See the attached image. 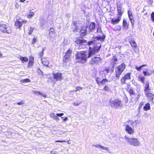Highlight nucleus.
I'll return each instance as SVG.
<instances>
[{"label": "nucleus", "instance_id": "e433bc0d", "mask_svg": "<svg viewBox=\"0 0 154 154\" xmlns=\"http://www.w3.org/2000/svg\"><path fill=\"white\" fill-rule=\"evenodd\" d=\"M108 82V80L106 79H103L100 82V85H105V83Z\"/></svg>", "mask_w": 154, "mask_h": 154}, {"label": "nucleus", "instance_id": "de8ad7c7", "mask_svg": "<svg viewBox=\"0 0 154 154\" xmlns=\"http://www.w3.org/2000/svg\"><path fill=\"white\" fill-rule=\"evenodd\" d=\"M151 20L154 22V12H153L152 13L151 15Z\"/></svg>", "mask_w": 154, "mask_h": 154}, {"label": "nucleus", "instance_id": "052dcab7", "mask_svg": "<svg viewBox=\"0 0 154 154\" xmlns=\"http://www.w3.org/2000/svg\"><path fill=\"white\" fill-rule=\"evenodd\" d=\"M77 30H78L77 27V26H76V28H75V29L73 30V32H76V31H77Z\"/></svg>", "mask_w": 154, "mask_h": 154}, {"label": "nucleus", "instance_id": "338daca9", "mask_svg": "<svg viewBox=\"0 0 154 154\" xmlns=\"http://www.w3.org/2000/svg\"><path fill=\"white\" fill-rule=\"evenodd\" d=\"M73 24L74 25L76 26V23L75 22H73Z\"/></svg>", "mask_w": 154, "mask_h": 154}, {"label": "nucleus", "instance_id": "2f4dec72", "mask_svg": "<svg viewBox=\"0 0 154 154\" xmlns=\"http://www.w3.org/2000/svg\"><path fill=\"white\" fill-rule=\"evenodd\" d=\"M72 52V50L70 49H69L66 52V54L65 55L67 56L68 57H70L71 56V54Z\"/></svg>", "mask_w": 154, "mask_h": 154}, {"label": "nucleus", "instance_id": "7c9ffc66", "mask_svg": "<svg viewBox=\"0 0 154 154\" xmlns=\"http://www.w3.org/2000/svg\"><path fill=\"white\" fill-rule=\"evenodd\" d=\"M150 109V104L149 103H146L143 107V109L145 111H147Z\"/></svg>", "mask_w": 154, "mask_h": 154}, {"label": "nucleus", "instance_id": "603ef678", "mask_svg": "<svg viewBox=\"0 0 154 154\" xmlns=\"http://www.w3.org/2000/svg\"><path fill=\"white\" fill-rule=\"evenodd\" d=\"M83 88L79 86H77L76 88V91H78L82 90Z\"/></svg>", "mask_w": 154, "mask_h": 154}, {"label": "nucleus", "instance_id": "473e14b6", "mask_svg": "<svg viewBox=\"0 0 154 154\" xmlns=\"http://www.w3.org/2000/svg\"><path fill=\"white\" fill-rule=\"evenodd\" d=\"M127 90L130 95H133L134 94L135 91L133 89L130 88L129 89H128Z\"/></svg>", "mask_w": 154, "mask_h": 154}, {"label": "nucleus", "instance_id": "a878e982", "mask_svg": "<svg viewBox=\"0 0 154 154\" xmlns=\"http://www.w3.org/2000/svg\"><path fill=\"white\" fill-rule=\"evenodd\" d=\"M95 26V24L94 22L91 23L89 26V29L91 31L94 29Z\"/></svg>", "mask_w": 154, "mask_h": 154}, {"label": "nucleus", "instance_id": "a19ab883", "mask_svg": "<svg viewBox=\"0 0 154 154\" xmlns=\"http://www.w3.org/2000/svg\"><path fill=\"white\" fill-rule=\"evenodd\" d=\"M37 39L36 37L34 36L32 40L31 44L32 45L34 44L37 41Z\"/></svg>", "mask_w": 154, "mask_h": 154}, {"label": "nucleus", "instance_id": "c756f323", "mask_svg": "<svg viewBox=\"0 0 154 154\" xmlns=\"http://www.w3.org/2000/svg\"><path fill=\"white\" fill-rule=\"evenodd\" d=\"M34 15V12L30 11H29V14L27 15V17L28 18L30 19Z\"/></svg>", "mask_w": 154, "mask_h": 154}, {"label": "nucleus", "instance_id": "7ed1b4c3", "mask_svg": "<svg viewBox=\"0 0 154 154\" xmlns=\"http://www.w3.org/2000/svg\"><path fill=\"white\" fill-rule=\"evenodd\" d=\"M126 141L130 145L134 146H139L140 145V142L137 138L134 137H129L125 136L124 137Z\"/></svg>", "mask_w": 154, "mask_h": 154}, {"label": "nucleus", "instance_id": "72a5a7b5", "mask_svg": "<svg viewBox=\"0 0 154 154\" xmlns=\"http://www.w3.org/2000/svg\"><path fill=\"white\" fill-rule=\"evenodd\" d=\"M35 29V28L32 27H30L28 29V34L29 35H30L32 34V32H33L34 30Z\"/></svg>", "mask_w": 154, "mask_h": 154}, {"label": "nucleus", "instance_id": "9d476101", "mask_svg": "<svg viewBox=\"0 0 154 154\" xmlns=\"http://www.w3.org/2000/svg\"><path fill=\"white\" fill-rule=\"evenodd\" d=\"M126 38L129 41L130 45L134 50L136 49L139 50V48L137 43L133 39H132L130 37H127Z\"/></svg>", "mask_w": 154, "mask_h": 154}, {"label": "nucleus", "instance_id": "0eeeda50", "mask_svg": "<svg viewBox=\"0 0 154 154\" xmlns=\"http://www.w3.org/2000/svg\"><path fill=\"white\" fill-rule=\"evenodd\" d=\"M101 57L97 56L92 57L89 61V64L91 65H97L101 62Z\"/></svg>", "mask_w": 154, "mask_h": 154}, {"label": "nucleus", "instance_id": "4468645a", "mask_svg": "<svg viewBox=\"0 0 154 154\" xmlns=\"http://www.w3.org/2000/svg\"><path fill=\"white\" fill-rule=\"evenodd\" d=\"M149 83L148 81H147L146 82V83L145 84V89L144 91L146 93V96H153L154 95L152 94L150 92L148 93V91H149Z\"/></svg>", "mask_w": 154, "mask_h": 154}, {"label": "nucleus", "instance_id": "09e8293b", "mask_svg": "<svg viewBox=\"0 0 154 154\" xmlns=\"http://www.w3.org/2000/svg\"><path fill=\"white\" fill-rule=\"evenodd\" d=\"M113 62H117L118 61V59L116 57V56H113Z\"/></svg>", "mask_w": 154, "mask_h": 154}, {"label": "nucleus", "instance_id": "f704fd0d", "mask_svg": "<svg viewBox=\"0 0 154 154\" xmlns=\"http://www.w3.org/2000/svg\"><path fill=\"white\" fill-rule=\"evenodd\" d=\"M82 102V101L81 100H79L74 102L73 104L75 106H78L81 104V103Z\"/></svg>", "mask_w": 154, "mask_h": 154}, {"label": "nucleus", "instance_id": "0e129e2a", "mask_svg": "<svg viewBox=\"0 0 154 154\" xmlns=\"http://www.w3.org/2000/svg\"><path fill=\"white\" fill-rule=\"evenodd\" d=\"M26 0H20V2H23L26 1Z\"/></svg>", "mask_w": 154, "mask_h": 154}, {"label": "nucleus", "instance_id": "69168bd1", "mask_svg": "<svg viewBox=\"0 0 154 154\" xmlns=\"http://www.w3.org/2000/svg\"><path fill=\"white\" fill-rule=\"evenodd\" d=\"M2 54L1 52H0V58L2 57Z\"/></svg>", "mask_w": 154, "mask_h": 154}, {"label": "nucleus", "instance_id": "f8f14e48", "mask_svg": "<svg viewBox=\"0 0 154 154\" xmlns=\"http://www.w3.org/2000/svg\"><path fill=\"white\" fill-rule=\"evenodd\" d=\"M63 115L64 114L63 113H57L55 114L54 113H52L50 115V117L56 121H58L59 119L58 117V116L61 117L62 119H63L64 117H62Z\"/></svg>", "mask_w": 154, "mask_h": 154}, {"label": "nucleus", "instance_id": "dca6fc26", "mask_svg": "<svg viewBox=\"0 0 154 154\" xmlns=\"http://www.w3.org/2000/svg\"><path fill=\"white\" fill-rule=\"evenodd\" d=\"M34 58L32 56L29 57V61L28 63L27 66L28 67H31L32 66L34 63Z\"/></svg>", "mask_w": 154, "mask_h": 154}, {"label": "nucleus", "instance_id": "20e7f679", "mask_svg": "<svg viewBox=\"0 0 154 154\" xmlns=\"http://www.w3.org/2000/svg\"><path fill=\"white\" fill-rule=\"evenodd\" d=\"M109 104L111 107L116 109L121 108L123 106L121 100L119 99L113 100L111 99L110 100Z\"/></svg>", "mask_w": 154, "mask_h": 154}, {"label": "nucleus", "instance_id": "bf43d9fd", "mask_svg": "<svg viewBox=\"0 0 154 154\" xmlns=\"http://www.w3.org/2000/svg\"><path fill=\"white\" fill-rule=\"evenodd\" d=\"M51 153L52 154H57V152L56 151H52Z\"/></svg>", "mask_w": 154, "mask_h": 154}, {"label": "nucleus", "instance_id": "4be33fe9", "mask_svg": "<svg viewBox=\"0 0 154 154\" xmlns=\"http://www.w3.org/2000/svg\"><path fill=\"white\" fill-rule=\"evenodd\" d=\"M97 45V44L96 45L93 46L92 48L97 53H98L101 47V45Z\"/></svg>", "mask_w": 154, "mask_h": 154}, {"label": "nucleus", "instance_id": "bb28decb", "mask_svg": "<svg viewBox=\"0 0 154 154\" xmlns=\"http://www.w3.org/2000/svg\"><path fill=\"white\" fill-rule=\"evenodd\" d=\"M19 59L21 61L22 63H24V62H26L28 61V58L26 57H23L20 56Z\"/></svg>", "mask_w": 154, "mask_h": 154}, {"label": "nucleus", "instance_id": "f03ea898", "mask_svg": "<svg viewBox=\"0 0 154 154\" xmlns=\"http://www.w3.org/2000/svg\"><path fill=\"white\" fill-rule=\"evenodd\" d=\"M117 17L115 18H110L111 23L112 25H115L118 23L121 20V16L122 15L124 11H123L122 6L120 5L117 7Z\"/></svg>", "mask_w": 154, "mask_h": 154}, {"label": "nucleus", "instance_id": "c85d7f7f", "mask_svg": "<svg viewBox=\"0 0 154 154\" xmlns=\"http://www.w3.org/2000/svg\"><path fill=\"white\" fill-rule=\"evenodd\" d=\"M147 65L146 64H143L142 65H141V66H135V68L138 71H140L141 70V69L143 67L145 66H146Z\"/></svg>", "mask_w": 154, "mask_h": 154}, {"label": "nucleus", "instance_id": "b1692460", "mask_svg": "<svg viewBox=\"0 0 154 154\" xmlns=\"http://www.w3.org/2000/svg\"><path fill=\"white\" fill-rule=\"evenodd\" d=\"M123 26L125 28L127 29L128 28L129 23L126 20L124 19L123 20Z\"/></svg>", "mask_w": 154, "mask_h": 154}, {"label": "nucleus", "instance_id": "1a4fd4ad", "mask_svg": "<svg viewBox=\"0 0 154 154\" xmlns=\"http://www.w3.org/2000/svg\"><path fill=\"white\" fill-rule=\"evenodd\" d=\"M131 74L130 72L128 73L125 75L121 79V84L122 85L126 84V81L127 80H130L131 79Z\"/></svg>", "mask_w": 154, "mask_h": 154}, {"label": "nucleus", "instance_id": "a211bd4d", "mask_svg": "<svg viewBox=\"0 0 154 154\" xmlns=\"http://www.w3.org/2000/svg\"><path fill=\"white\" fill-rule=\"evenodd\" d=\"M96 53H97L91 47H89V48L88 54L87 56L88 58H89L92 56L95 55Z\"/></svg>", "mask_w": 154, "mask_h": 154}, {"label": "nucleus", "instance_id": "f257e3e1", "mask_svg": "<svg viewBox=\"0 0 154 154\" xmlns=\"http://www.w3.org/2000/svg\"><path fill=\"white\" fill-rule=\"evenodd\" d=\"M87 51H82L78 52L75 54L76 59L78 63H83L88 58L87 56Z\"/></svg>", "mask_w": 154, "mask_h": 154}, {"label": "nucleus", "instance_id": "6e6d98bb", "mask_svg": "<svg viewBox=\"0 0 154 154\" xmlns=\"http://www.w3.org/2000/svg\"><path fill=\"white\" fill-rule=\"evenodd\" d=\"M56 142H61V143H63V142H66V141L63 140H58V141H55Z\"/></svg>", "mask_w": 154, "mask_h": 154}, {"label": "nucleus", "instance_id": "58836bf2", "mask_svg": "<svg viewBox=\"0 0 154 154\" xmlns=\"http://www.w3.org/2000/svg\"><path fill=\"white\" fill-rule=\"evenodd\" d=\"M95 80L97 84L100 86V82L101 81V79L99 77H97L95 78Z\"/></svg>", "mask_w": 154, "mask_h": 154}, {"label": "nucleus", "instance_id": "13d9d810", "mask_svg": "<svg viewBox=\"0 0 154 154\" xmlns=\"http://www.w3.org/2000/svg\"><path fill=\"white\" fill-rule=\"evenodd\" d=\"M19 5L17 3H16L15 5V7L16 8H18L19 7Z\"/></svg>", "mask_w": 154, "mask_h": 154}, {"label": "nucleus", "instance_id": "c9c22d12", "mask_svg": "<svg viewBox=\"0 0 154 154\" xmlns=\"http://www.w3.org/2000/svg\"><path fill=\"white\" fill-rule=\"evenodd\" d=\"M105 38V36L104 35H103L102 37L97 36V37L96 38L97 40H100L101 41H103L104 40Z\"/></svg>", "mask_w": 154, "mask_h": 154}, {"label": "nucleus", "instance_id": "e2e57ef3", "mask_svg": "<svg viewBox=\"0 0 154 154\" xmlns=\"http://www.w3.org/2000/svg\"><path fill=\"white\" fill-rule=\"evenodd\" d=\"M127 97H125V98H124V100H125V103H127V102H126V100H127V101L128 100V99H127Z\"/></svg>", "mask_w": 154, "mask_h": 154}, {"label": "nucleus", "instance_id": "6ab92c4d", "mask_svg": "<svg viewBox=\"0 0 154 154\" xmlns=\"http://www.w3.org/2000/svg\"><path fill=\"white\" fill-rule=\"evenodd\" d=\"M128 16L130 20L131 21L132 25L134 24V17L132 14V12L130 11H128Z\"/></svg>", "mask_w": 154, "mask_h": 154}, {"label": "nucleus", "instance_id": "4d7b16f0", "mask_svg": "<svg viewBox=\"0 0 154 154\" xmlns=\"http://www.w3.org/2000/svg\"><path fill=\"white\" fill-rule=\"evenodd\" d=\"M33 92L35 94H37L40 95L41 94L39 91H34Z\"/></svg>", "mask_w": 154, "mask_h": 154}, {"label": "nucleus", "instance_id": "aec40b11", "mask_svg": "<svg viewBox=\"0 0 154 154\" xmlns=\"http://www.w3.org/2000/svg\"><path fill=\"white\" fill-rule=\"evenodd\" d=\"M143 73L145 76H149L152 74L153 71H148V69H146L144 70L143 71Z\"/></svg>", "mask_w": 154, "mask_h": 154}, {"label": "nucleus", "instance_id": "ea45409f", "mask_svg": "<svg viewBox=\"0 0 154 154\" xmlns=\"http://www.w3.org/2000/svg\"><path fill=\"white\" fill-rule=\"evenodd\" d=\"M103 150L104 151H106L108 152L109 153L110 152H109L110 151L108 149V148L106 147H104L103 146H102L101 145V146L100 148V150Z\"/></svg>", "mask_w": 154, "mask_h": 154}, {"label": "nucleus", "instance_id": "49530a36", "mask_svg": "<svg viewBox=\"0 0 154 154\" xmlns=\"http://www.w3.org/2000/svg\"><path fill=\"white\" fill-rule=\"evenodd\" d=\"M115 28L116 30L119 31L121 30V27L120 26L118 25L116 26L115 27Z\"/></svg>", "mask_w": 154, "mask_h": 154}, {"label": "nucleus", "instance_id": "39448f33", "mask_svg": "<svg viewBox=\"0 0 154 154\" xmlns=\"http://www.w3.org/2000/svg\"><path fill=\"white\" fill-rule=\"evenodd\" d=\"M126 67L125 64L123 63L121 64L118 66L116 68L115 70V76L118 79H119L121 75L122 72L124 71Z\"/></svg>", "mask_w": 154, "mask_h": 154}, {"label": "nucleus", "instance_id": "680f3d73", "mask_svg": "<svg viewBox=\"0 0 154 154\" xmlns=\"http://www.w3.org/2000/svg\"><path fill=\"white\" fill-rule=\"evenodd\" d=\"M68 118L67 117H66L63 119V120L64 121H66L68 120Z\"/></svg>", "mask_w": 154, "mask_h": 154}, {"label": "nucleus", "instance_id": "423d86ee", "mask_svg": "<svg viewBox=\"0 0 154 154\" xmlns=\"http://www.w3.org/2000/svg\"><path fill=\"white\" fill-rule=\"evenodd\" d=\"M0 31L4 33H11L12 31L11 26L6 24L2 23L0 22Z\"/></svg>", "mask_w": 154, "mask_h": 154}, {"label": "nucleus", "instance_id": "c03bdc74", "mask_svg": "<svg viewBox=\"0 0 154 154\" xmlns=\"http://www.w3.org/2000/svg\"><path fill=\"white\" fill-rule=\"evenodd\" d=\"M94 42L93 41H90L88 42L87 43V42H86V45H88L89 46L90 45H91L92 44H93Z\"/></svg>", "mask_w": 154, "mask_h": 154}, {"label": "nucleus", "instance_id": "cd10ccee", "mask_svg": "<svg viewBox=\"0 0 154 154\" xmlns=\"http://www.w3.org/2000/svg\"><path fill=\"white\" fill-rule=\"evenodd\" d=\"M69 59L70 57L64 55L63 58V63H67L69 60Z\"/></svg>", "mask_w": 154, "mask_h": 154}, {"label": "nucleus", "instance_id": "2eb2a0df", "mask_svg": "<svg viewBox=\"0 0 154 154\" xmlns=\"http://www.w3.org/2000/svg\"><path fill=\"white\" fill-rule=\"evenodd\" d=\"M125 130L129 134L132 135L134 133V129L128 125H125Z\"/></svg>", "mask_w": 154, "mask_h": 154}, {"label": "nucleus", "instance_id": "4c0bfd02", "mask_svg": "<svg viewBox=\"0 0 154 154\" xmlns=\"http://www.w3.org/2000/svg\"><path fill=\"white\" fill-rule=\"evenodd\" d=\"M20 82L21 83H26V82H30V80L28 78H26L23 79H21L20 80Z\"/></svg>", "mask_w": 154, "mask_h": 154}, {"label": "nucleus", "instance_id": "393cba45", "mask_svg": "<svg viewBox=\"0 0 154 154\" xmlns=\"http://www.w3.org/2000/svg\"><path fill=\"white\" fill-rule=\"evenodd\" d=\"M145 77L144 76L142 75H139L138 76V80L142 82L143 84H145L146 83H145Z\"/></svg>", "mask_w": 154, "mask_h": 154}, {"label": "nucleus", "instance_id": "3c124183", "mask_svg": "<svg viewBox=\"0 0 154 154\" xmlns=\"http://www.w3.org/2000/svg\"><path fill=\"white\" fill-rule=\"evenodd\" d=\"M110 71V69L109 67L106 68L104 69V71H105L106 72L108 73Z\"/></svg>", "mask_w": 154, "mask_h": 154}, {"label": "nucleus", "instance_id": "37998d69", "mask_svg": "<svg viewBox=\"0 0 154 154\" xmlns=\"http://www.w3.org/2000/svg\"><path fill=\"white\" fill-rule=\"evenodd\" d=\"M92 146L95 147L96 148H98L99 149H100V148L101 146V145L98 144H92Z\"/></svg>", "mask_w": 154, "mask_h": 154}, {"label": "nucleus", "instance_id": "ddd939ff", "mask_svg": "<svg viewBox=\"0 0 154 154\" xmlns=\"http://www.w3.org/2000/svg\"><path fill=\"white\" fill-rule=\"evenodd\" d=\"M52 74L53 76V78L57 81H60L63 79L62 74L61 73L59 72L54 73V72L52 73Z\"/></svg>", "mask_w": 154, "mask_h": 154}, {"label": "nucleus", "instance_id": "864d4df0", "mask_svg": "<svg viewBox=\"0 0 154 154\" xmlns=\"http://www.w3.org/2000/svg\"><path fill=\"white\" fill-rule=\"evenodd\" d=\"M24 103V101H22L21 102L17 103V104L18 105H21L23 104Z\"/></svg>", "mask_w": 154, "mask_h": 154}, {"label": "nucleus", "instance_id": "412c9836", "mask_svg": "<svg viewBox=\"0 0 154 154\" xmlns=\"http://www.w3.org/2000/svg\"><path fill=\"white\" fill-rule=\"evenodd\" d=\"M41 61L42 63L44 66H48L49 61L46 58L44 57L42 58Z\"/></svg>", "mask_w": 154, "mask_h": 154}, {"label": "nucleus", "instance_id": "79ce46f5", "mask_svg": "<svg viewBox=\"0 0 154 154\" xmlns=\"http://www.w3.org/2000/svg\"><path fill=\"white\" fill-rule=\"evenodd\" d=\"M44 50H45L44 49V48H43L42 49V51L41 52H39L38 54L39 56L41 58V59L42 58L43 55V54H44L43 51H44Z\"/></svg>", "mask_w": 154, "mask_h": 154}, {"label": "nucleus", "instance_id": "5fc2aeb1", "mask_svg": "<svg viewBox=\"0 0 154 154\" xmlns=\"http://www.w3.org/2000/svg\"><path fill=\"white\" fill-rule=\"evenodd\" d=\"M147 0L149 4H152V3L153 2L152 0Z\"/></svg>", "mask_w": 154, "mask_h": 154}, {"label": "nucleus", "instance_id": "5701e85b", "mask_svg": "<svg viewBox=\"0 0 154 154\" xmlns=\"http://www.w3.org/2000/svg\"><path fill=\"white\" fill-rule=\"evenodd\" d=\"M55 33V30L53 28H51L49 30L48 33L49 36L50 37H51L52 35L54 34Z\"/></svg>", "mask_w": 154, "mask_h": 154}, {"label": "nucleus", "instance_id": "a18cd8bd", "mask_svg": "<svg viewBox=\"0 0 154 154\" xmlns=\"http://www.w3.org/2000/svg\"><path fill=\"white\" fill-rule=\"evenodd\" d=\"M103 90L105 91H108L109 90V88L107 85H105L103 88Z\"/></svg>", "mask_w": 154, "mask_h": 154}, {"label": "nucleus", "instance_id": "6e6552de", "mask_svg": "<svg viewBox=\"0 0 154 154\" xmlns=\"http://www.w3.org/2000/svg\"><path fill=\"white\" fill-rule=\"evenodd\" d=\"M20 19H17L14 22V26L16 28L20 29L22 26L23 23H26L27 21L25 20H22L21 22L19 21Z\"/></svg>", "mask_w": 154, "mask_h": 154}, {"label": "nucleus", "instance_id": "9b49d317", "mask_svg": "<svg viewBox=\"0 0 154 154\" xmlns=\"http://www.w3.org/2000/svg\"><path fill=\"white\" fill-rule=\"evenodd\" d=\"M75 43L80 45H82L84 43H86L87 41L83 38V37H76L75 41Z\"/></svg>", "mask_w": 154, "mask_h": 154}, {"label": "nucleus", "instance_id": "8fccbe9b", "mask_svg": "<svg viewBox=\"0 0 154 154\" xmlns=\"http://www.w3.org/2000/svg\"><path fill=\"white\" fill-rule=\"evenodd\" d=\"M143 104V102H141L140 104L139 107L138 109L139 111H140V109L142 108V106Z\"/></svg>", "mask_w": 154, "mask_h": 154}, {"label": "nucleus", "instance_id": "f3484780", "mask_svg": "<svg viewBox=\"0 0 154 154\" xmlns=\"http://www.w3.org/2000/svg\"><path fill=\"white\" fill-rule=\"evenodd\" d=\"M87 29L85 27H83L81 28L79 32V35L81 37H84L87 34Z\"/></svg>", "mask_w": 154, "mask_h": 154}]
</instances>
